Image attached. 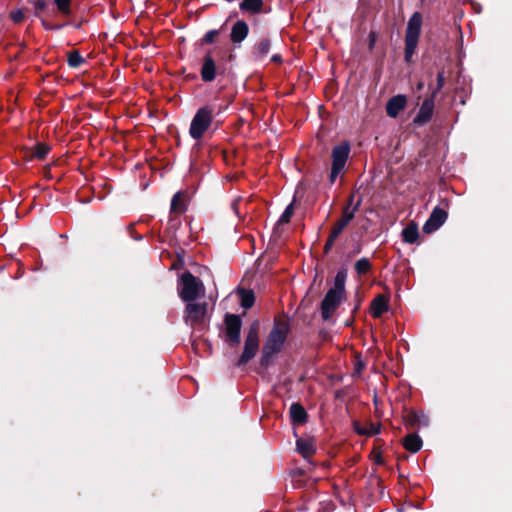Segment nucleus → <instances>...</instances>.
Masks as SVG:
<instances>
[{"label": "nucleus", "instance_id": "2eb2a0df", "mask_svg": "<svg viewBox=\"0 0 512 512\" xmlns=\"http://www.w3.org/2000/svg\"><path fill=\"white\" fill-rule=\"evenodd\" d=\"M371 315L374 318H379L388 310V298L384 295L376 296L371 302Z\"/></svg>", "mask_w": 512, "mask_h": 512}, {"label": "nucleus", "instance_id": "4be33fe9", "mask_svg": "<svg viewBox=\"0 0 512 512\" xmlns=\"http://www.w3.org/2000/svg\"><path fill=\"white\" fill-rule=\"evenodd\" d=\"M403 445L408 451L415 453L421 449L422 440L416 434H409L405 437Z\"/></svg>", "mask_w": 512, "mask_h": 512}, {"label": "nucleus", "instance_id": "6ab92c4d", "mask_svg": "<svg viewBox=\"0 0 512 512\" xmlns=\"http://www.w3.org/2000/svg\"><path fill=\"white\" fill-rule=\"evenodd\" d=\"M290 417L294 424H302L306 421L307 413L298 403H293L290 407Z\"/></svg>", "mask_w": 512, "mask_h": 512}, {"label": "nucleus", "instance_id": "bb28decb", "mask_svg": "<svg viewBox=\"0 0 512 512\" xmlns=\"http://www.w3.org/2000/svg\"><path fill=\"white\" fill-rule=\"evenodd\" d=\"M84 63V58L77 52L73 51L68 55V64L72 68H77Z\"/></svg>", "mask_w": 512, "mask_h": 512}, {"label": "nucleus", "instance_id": "58836bf2", "mask_svg": "<svg viewBox=\"0 0 512 512\" xmlns=\"http://www.w3.org/2000/svg\"><path fill=\"white\" fill-rule=\"evenodd\" d=\"M272 60L278 62L281 60V57L279 55H273Z\"/></svg>", "mask_w": 512, "mask_h": 512}, {"label": "nucleus", "instance_id": "cd10ccee", "mask_svg": "<svg viewBox=\"0 0 512 512\" xmlns=\"http://www.w3.org/2000/svg\"><path fill=\"white\" fill-rule=\"evenodd\" d=\"M50 148L44 143L37 144L32 152V155L38 159H43L48 154Z\"/></svg>", "mask_w": 512, "mask_h": 512}, {"label": "nucleus", "instance_id": "f8f14e48", "mask_svg": "<svg viewBox=\"0 0 512 512\" xmlns=\"http://www.w3.org/2000/svg\"><path fill=\"white\" fill-rule=\"evenodd\" d=\"M297 451L305 458L311 457L316 450L315 442L312 438H299L296 441Z\"/></svg>", "mask_w": 512, "mask_h": 512}, {"label": "nucleus", "instance_id": "ea45409f", "mask_svg": "<svg viewBox=\"0 0 512 512\" xmlns=\"http://www.w3.org/2000/svg\"><path fill=\"white\" fill-rule=\"evenodd\" d=\"M423 87H424V84H423L422 82H420V83L418 84V89H419V90H421V89H423Z\"/></svg>", "mask_w": 512, "mask_h": 512}, {"label": "nucleus", "instance_id": "2f4dec72", "mask_svg": "<svg viewBox=\"0 0 512 512\" xmlns=\"http://www.w3.org/2000/svg\"><path fill=\"white\" fill-rule=\"evenodd\" d=\"M70 1L71 0H55V3L62 13L68 14L70 12Z\"/></svg>", "mask_w": 512, "mask_h": 512}, {"label": "nucleus", "instance_id": "423d86ee", "mask_svg": "<svg viewBox=\"0 0 512 512\" xmlns=\"http://www.w3.org/2000/svg\"><path fill=\"white\" fill-rule=\"evenodd\" d=\"M186 307L184 310V321L187 325L192 327L203 323L208 315V304L207 302H186Z\"/></svg>", "mask_w": 512, "mask_h": 512}, {"label": "nucleus", "instance_id": "473e14b6", "mask_svg": "<svg viewBox=\"0 0 512 512\" xmlns=\"http://www.w3.org/2000/svg\"><path fill=\"white\" fill-rule=\"evenodd\" d=\"M11 18L15 23H20L24 19V14L21 10L13 11L11 13Z\"/></svg>", "mask_w": 512, "mask_h": 512}, {"label": "nucleus", "instance_id": "1a4fd4ad", "mask_svg": "<svg viewBox=\"0 0 512 512\" xmlns=\"http://www.w3.org/2000/svg\"><path fill=\"white\" fill-rule=\"evenodd\" d=\"M241 319L237 315L229 314L225 318V333L227 340L233 344L240 341Z\"/></svg>", "mask_w": 512, "mask_h": 512}, {"label": "nucleus", "instance_id": "e433bc0d", "mask_svg": "<svg viewBox=\"0 0 512 512\" xmlns=\"http://www.w3.org/2000/svg\"><path fill=\"white\" fill-rule=\"evenodd\" d=\"M335 241H336V238H332V236L329 235V237L326 241L325 247H324L326 252L331 249V247L334 245Z\"/></svg>", "mask_w": 512, "mask_h": 512}, {"label": "nucleus", "instance_id": "ddd939ff", "mask_svg": "<svg viewBox=\"0 0 512 512\" xmlns=\"http://www.w3.org/2000/svg\"><path fill=\"white\" fill-rule=\"evenodd\" d=\"M434 96H432L430 99H426L421 107L420 110L415 118V122L417 123H425L430 120L433 109H434Z\"/></svg>", "mask_w": 512, "mask_h": 512}, {"label": "nucleus", "instance_id": "4468645a", "mask_svg": "<svg viewBox=\"0 0 512 512\" xmlns=\"http://www.w3.org/2000/svg\"><path fill=\"white\" fill-rule=\"evenodd\" d=\"M249 27L246 22L239 20L237 21L231 30V41L233 43L242 42L248 35Z\"/></svg>", "mask_w": 512, "mask_h": 512}, {"label": "nucleus", "instance_id": "6e6552de", "mask_svg": "<svg viewBox=\"0 0 512 512\" xmlns=\"http://www.w3.org/2000/svg\"><path fill=\"white\" fill-rule=\"evenodd\" d=\"M345 294L329 290L322 301V317L328 320L334 311L337 309L340 302L343 300Z\"/></svg>", "mask_w": 512, "mask_h": 512}, {"label": "nucleus", "instance_id": "0eeeda50", "mask_svg": "<svg viewBox=\"0 0 512 512\" xmlns=\"http://www.w3.org/2000/svg\"><path fill=\"white\" fill-rule=\"evenodd\" d=\"M350 147L347 143L337 145L332 150V169L330 174V181L334 183L338 175L344 170Z\"/></svg>", "mask_w": 512, "mask_h": 512}, {"label": "nucleus", "instance_id": "f03ea898", "mask_svg": "<svg viewBox=\"0 0 512 512\" xmlns=\"http://www.w3.org/2000/svg\"><path fill=\"white\" fill-rule=\"evenodd\" d=\"M178 294L182 301L191 302L205 295L203 282L190 272H185L180 277Z\"/></svg>", "mask_w": 512, "mask_h": 512}, {"label": "nucleus", "instance_id": "393cba45", "mask_svg": "<svg viewBox=\"0 0 512 512\" xmlns=\"http://www.w3.org/2000/svg\"><path fill=\"white\" fill-rule=\"evenodd\" d=\"M270 41L268 39H261L255 46V54L258 58L265 57L270 51Z\"/></svg>", "mask_w": 512, "mask_h": 512}, {"label": "nucleus", "instance_id": "f257e3e1", "mask_svg": "<svg viewBox=\"0 0 512 512\" xmlns=\"http://www.w3.org/2000/svg\"><path fill=\"white\" fill-rule=\"evenodd\" d=\"M288 326L284 322H276L269 333L262 350V363H268L270 358L278 353L287 337Z\"/></svg>", "mask_w": 512, "mask_h": 512}, {"label": "nucleus", "instance_id": "c756f323", "mask_svg": "<svg viewBox=\"0 0 512 512\" xmlns=\"http://www.w3.org/2000/svg\"><path fill=\"white\" fill-rule=\"evenodd\" d=\"M294 202L290 203L284 212L282 213L281 217L278 220V224H286L290 221L293 213H294Z\"/></svg>", "mask_w": 512, "mask_h": 512}, {"label": "nucleus", "instance_id": "c9c22d12", "mask_svg": "<svg viewBox=\"0 0 512 512\" xmlns=\"http://www.w3.org/2000/svg\"><path fill=\"white\" fill-rule=\"evenodd\" d=\"M217 34L218 32L216 30H211L205 35L204 39L207 43H212Z\"/></svg>", "mask_w": 512, "mask_h": 512}, {"label": "nucleus", "instance_id": "7ed1b4c3", "mask_svg": "<svg viewBox=\"0 0 512 512\" xmlns=\"http://www.w3.org/2000/svg\"><path fill=\"white\" fill-rule=\"evenodd\" d=\"M214 109L206 105L197 110L189 128V134L194 140H200L210 128L213 120Z\"/></svg>", "mask_w": 512, "mask_h": 512}, {"label": "nucleus", "instance_id": "dca6fc26", "mask_svg": "<svg viewBox=\"0 0 512 512\" xmlns=\"http://www.w3.org/2000/svg\"><path fill=\"white\" fill-rule=\"evenodd\" d=\"M216 75V65L210 56H206L201 68V77L204 81L210 82L214 80Z\"/></svg>", "mask_w": 512, "mask_h": 512}, {"label": "nucleus", "instance_id": "aec40b11", "mask_svg": "<svg viewBox=\"0 0 512 512\" xmlns=\"http://www.w3.org/2000/svg\"><path fill=\"white\" fill-rule=\"evenodd\" d=\"M353 199H354V196L351 195L349 198L348 205L346 207H344V209L342 211V217H341L340 221H342L346 225H348L350 223V221L354 218L355 213L358 210L359 205H360V202H357L352 207Z\"/></svg>", "mask_w": 512, "mask_h": 512}, {"label": "nucleus", "instance_id": "b1692460", "mask_svg": "<svg viewBox=\"0 0 512 512\" xmlns=\"http://www.w3.org/2000/svg\"><path fill=\"white\" fill-rule=\"evenodd\" d=\"M346 278H347V273L345 270L338 271L335 276L334 287L331 288L330 290L345 294Z\"/></svg>", "mask_w": 512, "mask_h": 512}, {"label": "nucleus", "instance_id": "a878e982", "mask_svg": "<svg viewBox=\"0 0 512 512\" xmlns=\"http://www.w3.org/2000/svg\"><path fill=\"white\" fill-rule=\"evenodd\" d=\"M185 210V203L183 200V195L181 192H178L174 195L171 201V211L175 213H182Z\"/></svg>", "mask_w": 512, "mask_h": 512}, {"label": "nucleus", "instance_id": "f3484780", "mask_svg": "<svg viewBox=\"0 0 512 512\" xmlns=\"http://www.w3.org/2000/svg\"><path fill=\"white\" fill-rule=\"evenodd\" d=\"M263 0H242L239 7L243 12L257 14L263 11Z\"/></svg>", "mask_w": 512, "mask_h": 512}, {"label": "nucleus", "instance_id": "c85d7f7f", "mask_svg": "<svg viewBox=\"0 0 512 512\" xmlns=\"http://www.w3.org/2000/svg\"><path fill=\"white\" fill-rule=\"evenodd\" d=\"M371 264L368 259L361 258L355 264V269L358 274L362 275L370 270Z\"/></svg>", "mask_w": 512, "mask_h": 512}, {"label": "nucleus", "instance_id": "4c0bfd02", "mask_svg": "<svg viewBox=\"0 0 512 512\" xmlns=\"http://www.w3.org/2000/svg\"><path fill=\"white\" fill-rule=\"evenodd\" d=\"M36 8L38 10H43L45 8V2L43 0H38L36 2Z\"/></svg>", "mask_w": 512, "mask_h": 512}, {"label": "nucleus", "instance_id": "39448f33", "mask_svg": "<svg viewBox=\"0 0 512 512\" xmlns=\"http://www.w3.org/2000/svg\"><path fill=\"white\" fill-rule=\"evenodd\" d=\"M259 349V322H253L245 338L244 349L239 358L238 365H244L253 359Z\"/></svg>", "mask_w": 512, "mask_h": 512}, {"label": "nucleus", "instance_id": "9b49d317", "mask_svg": "<svg viewBox=\"0 0 512 512\" xmlns=\"http://www.w3.org/2000/svg\"><path fill=\"white\" fill-rule=\"evenodd\" d=\"M407 99L404 95H396L389 99L386 112L389 117L395 118L406 107Z\"/></svg>", "mask_w": 512, "mask_h": 512}, {"label": "nucleus", "instance_id": "72a5a7b5", "mask_svg": "<svg viewBox=\"0 0 512 512\" xmlns=\"http://www.w3.org/2000/svg\"><path fill=\"white\" fill-rule=\"evenodd\" d=\"M444 85V75L442 72H440L437 76V89L435 92H433L432 96H435V94L443 87Z\"/></svg>", "mask_w": 512, "mask_h": 512}, {"label": "nucleus", "instance_id": "f704fd0d", "mask_svg": "<svg viewBox=\"0 0 512 512\" xmlns=\"http://www.w3.org/2000/svg\"><path fill=\"white\" fill-rule=\"evenodd\" d=\"M371 455H372V460L376 464H378V465L383 464V459H382L381 453L379 451L374 450Z\"/></svg>", "mask_w": 512, "mask_h": 512}, {"label": "nucleus", "instance_id": "5701e85b", "mask_svg": "<svg viewBox=\"0 0 512 512\" xmlns=\"http://www.w3.org/2000/svg\"><path fill=\"white\" fill-rule=\"evenodd\" d=\"M238 294L240 297L241 306L245 309L251 308L254 304L255 297L254 293L250 290L239 289Z\"/></svg>", "mask_w": 512, "mask_h": 512}, {"label": "nucleus", "instance_id": "7c9ffc66", "mask_svg": "<svg viewBox=\"0 0 512 512\" xmlns=\"http://www.w3.org/2000/svg\"><path fill=\"white\" fill-rule=\"evenodd\" d=\"M347 225L344 224L342 221L338 220L335 225L333 226L330 235L332 238H338L339 235L342 233V231L345 229Z\"/></svg>", "mask_w": 512, "mask_h": 512}, {"label": "nucleus", "instance_id": "a211bd4d", "mask_svg": "<svg viewBox=\"0 0 512 512\" xmlns=\"http://www.w3.org/2000/svg\"><path fill=\"white\" fill-rule=\"evenodd\" d=\"M354 429L359 435L373 436L380 432V426L376 423H366L361 425L360 423H354Z\"/></svg>", "mask_w": 512, "mask_h": 512}, {"label": "nucleus", "instance_id": "20e7f679", "mask_svg": "<svg viewBox=\"0 0 512 512\" xmlns=\"http://www.w3.org/2000/svg\"><path fill=\"white\" fill-rule=\"evenodd\" d=\"M422 26V15L415 12L408 21L405 37V60L410 61L418 44Z\"/></svg>", "mask_w": 512, "mask_h": 512}, {"label": "nucleus", "instance_id": "9d476101", "mask_svg": "<svg viewBox=\"0 0 512 512\" xmlns=\"http://www.w3.org/2000/svg\"><path fill=\"white\" fill-rule=\"evenodd\" d=\"M446 218L447 213L444 210L435 208L423 227L424 232L431 233L437 230L445 222Z\"/></svg>", "mask_w": 512, "mask_h": 512}, {"label": "nucleus", "instance_id": "412c9836", "mask_svg": "<svg viewBox=\"0 0 512 512\" xmlns=\"http://www.w3.org/2000/svg\"><path fill=\"white\" fill-rule=\"evenodd\" d=\"M403 241L413 244L417 241L419 233L418 226L414 222L409 223L402 231Z\"/></svg>", "mask_w": 512, "mask_h": 512}]
</instances>
